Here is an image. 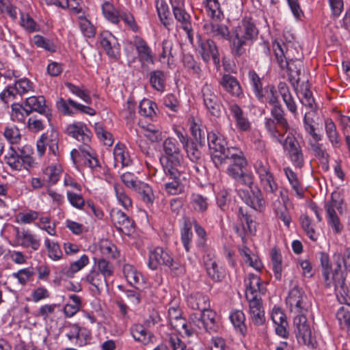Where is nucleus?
Here are the masks:
<instances>
[{"label":"nucleus","instance_id":"obj_24","mask_svg":"<svg viewBox=\"0 0 350 350\" xmlns=\"http://www.w3.org/2000/svg\"><path fill=\"white\" fill-rule=\"evenodd\" d=\"M229 111L234 120L236 127L239 131L248 132L251 130V122L240 106L237 104H232L229 106Z\"/></svg>","mask_w":350,"mask_h":350},{"label":"nucleus","instance_id":"obj_33","mask_svg":"<svg viewBox=\"0 0 350 350\" xmlns=\"http://www.w3.org/2000/svg\"><path fill=\"white\" fill-rule=\"evenodd\" d=\"M66 336L72 343L82 347L90 340L91 333L89 329H70Z\"/></svg>","mask_w":350,"mask_h":350},{"label":"nucleus","instance_id":"obj_54","mask_svg":"<svg viewBox=\"0 0 350 350\" xmlns=\"http://www.w3.org/2000/svg\"><path fill=\"white\" fill-rule=\"evenodd\" d=\"M157 10L161 23L165 27L168 28L171 23L170 12L165 0L157 1Z\"/></svg>","mask_w":350,"mask_h":350},{"label":"nucleus","instance_id":"obj_35","mask_svg":"<svg viewBox=\"0 0 350 350\" xmlns=\"http://www.w3.org/2000/svg\"><path fill=\"white\" fill-rule=\"evenodd\" d=\"M325 130L326 136L333 148H340L341 140L339 133L337 131L336 126L330 118L325 120Z\"/></svg>","mask_w":350,"mask_h":350},{"label":"nucleus","instance_id":"obj_22","mask_svg":"<svg viewBox=\"0 0 350 350\" xmlns=\"http://www.w3.org/2000/svg\"><path fill=\"white\" fill-rule=\"evenodd\" d=\"M288 157L293 165L301 168L304 164V157L301 146L295 138H286Z\"/></svg>","mask_w":350,"mask_h":350},{"label":"nucleus","instance_id":"obj_29","mask_svg":"<svg viewBox=\"0 0 350 350\" xmlns=\"http://www.w3.org/2000/svg\"><path fill=\"white\" fill-rule=\"evenodd\" d=\"M113 165L115 167H118L120 165L122 167L129 166L132 163L129 152L123 144L118 143L115 146L113 149Z\"/></svg>","mask_w":350,"mask_h":350},{"label":"nucleus","instance_id":"obj_51","mask_svg":"<svg viewBox=\"0 0 350 350\" xmlns=\"http://www.w3.org/2000/svg\"><path fill=\"white\" fill-rule=\"evenodd\" d=\"M284 171L292 189L295 191L297 197L302 198L304 191L297 178V174L290 167L284 168Z\"/></svg>","mask_w":350,"mask_h":350},{"label":"nucleus","instance_id":"obj_21","mask_svg":"<svg viewBox=\"0 0 350 350\" xmlns=\"http://www.w3.org/2000/svg\"><path fill=\"white\" fill-rule=\"evenodd\" d=\"M170 253L163 247H157L149 252L148 267L152 270H156L159 265L165 266L170 262Z\"/></svg>","mask_w":350,"mask_h":350},{"label":"nucleus","instance_id":"obj_2","mask_svg":"<svg viewBox=\"0 0 350 350\" xmlns=\"http://www.w3.org/2000/svg\"><path fill=\"white\" fill-rule=\"evenodd\" d=\"M32 148L25 146L17 151L10 146L5 156L6 163L14 170L21 171L23 169L30 170L38 165L36 159L31 156Z\"/></svg>","mask_w":350,"mask_h":350},{"label":"nucleus","instance_id":"obj_9","mask_svg":"<svg viewBox=\"0 0 350 350\" xmlns=\"http://www.w3.org/2000/svg\"><path fill=\"white\" fill-rule=\"evenodd\" d=\"M286 303L291 313L308 312L307 296L298 286H295L290 290Z\"/></svg>","mask_w":350,"mask_h":350},{"label":"nucleus","instance_id":"obj_12","mask_svg":"<svg viewBox=\"0 0 350 350\" xmlns=\"http://www.w3.org/2000/svg\"><path fill=\"white\" fill-rule=\"evenodd\" d=\"M70 157L74 163L77 162L78 158H83L84 164L88 165L94 170L100 167V163L94 151L89 145L80 146L79 150L73 149L70 152Z\"/></svg>","mask_w":350,"mask_h":350},{"label":"nucleus","instance_id":"obj_43","mask_svg":"<svg viewBox=\"0 0 350 350\" xmlns=\"http://www.w3.org/2000/svg\"><path fill=\"white\" fill-rule=\"evenodd\" d=\"M238 218L241 223L243 230L245 233L253 234L256 231L255 222L250 215L243 207H239L238 211Z\"/></svg>","mask_w":350,"mask_h":350},{"label":"nucleus","instance_id":"obj_25","mask_svg":"<svg viewBox=\"0 0 350 350\" xmlns=\"http://www.w3.org/2000/svg\"><path fill=\"white\" fill-rule=\"evenodd\" d=\"M336 295L338 301L341 304L350 306V289L345 284V278L343 273L336 274Z\"/></svg>","mask_w":350,"mask_h":350},{"label":"nucleus","instance_id":"obj_53","mask_svg":"<svg viewBox=\"0 0 350 350\" xmlns=\"http://www.w3.org/2000/svg\"><path fill=\"white\" fill-rule=\"evenodd\" d=\"M79 25L81 31L87 38H93L96 34V28L92 23L87 18L85 15L78 16Z\"/></svg>","mask_w":350,"mask_h":350},{"label":"nucleus","instance_id":"obj_30","mask_svg":"<svg viewBox=\"0 0 350 350\" xmlns=\"http://www.w3.org/2000/svg\"><path fill=\"white\" fill-rule=\"evenodd\" d=\"M187 305L193 310H206L210 306L208 297L201 293L191 294L187 299Z\"/></svg>","mask_w":350,"mask_h":350},{"label":"nucleus","instance_id":"obj_46","mask_svg":"<svg viewBox=\"0 0 350 350\" xmlns=\"http://www.w3.org/2000/svg\"><path fill=\"white\" fill-rule=\"evenodd\" d=\"M172 10L174 16L179 24L178 27L183 29H189V25L191 24V18L185 8H176Z\"/></svg>","mask_w":350,"mask_h":350},{"label":"nucleus","instance_id":"obj_58","mask_svg":"<svg viewBox=\"0 0 350 350\" xmlns=\"http://www.w3.org/2000/svg\"><path fill=\"white\" fill-rule=\"evenodd\" d=\"M271 318L275 325L280 328H286L288 325L287 318L283 310L277 306H274L271 313Z\"/></svg>","mask_w":350,"mask_h":350},{"label":"nucleus","instance_id":"obj_26","mask_svg":"<svg viewBox=\"0 0 350 350\" xmlns=\"http://www.w3.org/2000/svg\"><path fill=\"white\" fill-rule=\"evenodd\" d=\"M207 33L218 40H229L230 31L228 27L222 23L211 22L206 23L204 26Z\"/></svg>","mask_w":350,"mask_h":350},{"label":"nucleus","instance_id":"obj_7","mask_svg":"<svg viewBox=\"0 0 350 350\" xmlns=\"http://www.w3.org/2000/svg\"><path fill=\"white\" fill-rule=\"evenodd\" d=\"M46 147L49 149V154L53 155L57 159L60 156L59 133L52 129L41 135L36 142V151L38 157H42L46 152Z\"/></svg>","mask_w":350,"mask_h":350},{"label":"nucleus","instance_id":"obj_57","mask_svg":"<svg viewBox=\"0 0 350 350\" xmlns=\"http://www.w3.org/2000/svg\"><path fill=\"white\" fill-rule=\"evenodd\" d=\"M300 101L303 105L310 109V111L306 113H310V117L313 118V116L317 110V105L310 90H305L302 94V97L300 98Z\"/></svg>","mask_w":350,"mask_h":350},{"label":"nucleus","instance_id":"obj_39","mask_svg":"<svg viewBox=\"0 0 350 350\" xmlns=\"http://www.w3.org/2000/svg\"><path fill=\"white\" fill-rule=\"evenodd\" d=\"M270 257L274 277L277 280H280L282 273V256L280 250L277 247L272 248Z\"/></svg>","mask_w":350,"mask_h":350},{"label":"nucleus","instance_id":"obj_16","mask_svg":"<svg viewBox=\"0 0 350 350\" xmlns=\"http://www.w3.org/2000/svg\"><path fill=\"white\" fill-rule=\"evenodd\" d=\"M65 132L68 135L82 142L83 145H88L91 141V131L82 122H74L68 124Z\"/></svg>","mask_w":350,"mask_h":350},{"label":"nucleus","instance_id":"obj_3","mask_svg":"<svg viewBox=\"0 0 350 350\" xmlns=\"http://www.w3.org/2000/svg\"><path fill=\"white\" fill-rule=\"evenodd\" d=\"M208 146L211 150V158L215 166L219 169L227 163L230 154L239 149L234 147L228 148L226 139L215 133L207 134Z\"/></svg>","mask_w":350,"mask_h":350},{"label":"nucleus","instance_id":"obj_31","mask_svg":"<svg viewBox=\"0 0 350 350\" xmlns=\"http://www.w3.org/2000/svg\"><path fill=\"white\" fill-rule=\"evenodd\" d=\"M296 337L299 344L314 349L317 345V333L315 329H297Z\"/></svg>","mask_w":350,"mask_h":350},{"label":"nucleus","instance_id":"obj_32","mask_svg":"<svg viewBox=\"0 0 350 350\" xmlns=\"http://www.w3.org/2000/svg\"><path fill=\"white\" fill-rule=\"evenodd\" d=\"M199 318L194 322L195 325L198 328H213L218 326L216 323V313L213 310L206 309L201 311Z\"/></svg>","mask_w":350,"mask_h":350},{"label":"nucleus","instance_id":"obj_34","mask_svg":"<svg viewBox=\"0 0 350 350\" xmlns=\"http://www.w3.org/2000/svg\"><path fill=\"white\" fill-rule=\"evenodd\" d=\"M149 82L151 87L159 92H163L166 86V75L163 71L154 70L148 74Z\"/></svg>","mask_w":350,"mask_h":350},{"label":"nucleus","instance_id":"obj_10","mask_svg":"<svg viewBox=\"0 0 350 350\" xmlns=\"http://www.w3.org/2000/svg\"><path fill=\"white\" fill-rule=\"evenodd\" d=\"M273 49L277 62L282 69L286 68L288 72H291V70L301 69L303 64L301 61L297 59L288 61L289 58L288 50L286 49V45L284 43L274 42L273 43Z\"/></svg>","mask_w":350,"mask_h":350},{"label":"nucleus","instance_id":"obj_41","mask_svg":"<svg viewBox=\"0 0 350 350\" xmlns=\"http://www.w3.org/2000/svg\"><path fill=\"white\" fill-rule=\"evenodd\" d=\"M207 15L213 20H221L224 14L220 7L219 0H203Z\"/></svg>","mask_w":350,"mask_h":350},{"label":"nucleus","instance_id":"obj_42","mask_svg":"<svg viewBox=\"0 0 350 350\" xmlns=\"http://www.w3.org/2000/svg\"><path fill=\"white\" fill-rule=\"evenodd\" d=\"M85 281L94 286L98 292L104 287H107V278L96 270H92L85 277Z\"/></svg>","mask_w":350,"mask_h":350},{"label":"nucleus","instance_id":"obj_20","mask_svg":"<svg viewBox=\"0 0 350 350\" xmlns=\"http://www.w3.org/2000/svg\"><path fill=\"white\" fill-rule=\"evenodd\" d=\"M36 111L47 117L50 115L49 107L46 103V99L43 96H30L25 100L26 115H29Z\"/></svg>","mask_w":350,"mask_h":350},{"label":"nucleus","instance_id":"obj_56","mask_svg":"<svg viewBox=\"0 0 350 350\" xmlns=\"http://www.w3.org/2000/svg\"><path fill=\"white\" fill-rule=\"evenodd\" d=\"M271 114L278 126L284 127V129H289L287 120L284 117V111L280 103L271 106Z\"/></svg>","mask_w":350,"mask_h":350},{"label":"nucleus","instance_id":"obj_18","mask_svg":"<svg viewBox=\"0 0 350 350\" xmlns=\"http://www.w3.org/2000/svg\"><path fill=\"white\" fill-rule=\"evenodd\" d=\"M15 231V242L18 245L23 247H31L33 250H38L40 246V242L36 236L32 234L29 230L22 229L16 227Z\"/></svg>","mask_w":350,"mask_h":350},{"label":"nucleus","instance_id":"obj_15","mask_svg":"<svg viewBox=\"0 0 350 350\" xmlns=\"http://www.w3.org/2000/svg\"><path fill=\"white\" fill-rule=\"evenodd\" d=\"M111 219L116 228L121 232L129 234L133 232L135 223L126 213L118 208H113L110 213Z\"/></svg>","mask_w":350,"mask_h":350},{"label":"nucleus","instance_id":"obj_59","mask_svg":"<svg viewBox=\"0 0 350 350\" xmlns=\"http://www.w3.org/2000/svg\"><path fill=\"white\" fill-rule=\"evenodd\" d=\"M62 168L60 164L55 163L46 167L44 171L45 176L47 177V181L54 185L59 180Z\"/></svg>","mask_w":350,"mask_h":350},{"label":"nucleus","instance_id":"obj_47","mask_svg":"<svg viewBox=\"0 0 350 350\" xmlns=\"http://www.w3.org/2000/svg\"><path fill=\"white\" fill-rule=\"evenodd\" d=\"M102 11L107 20L116 25L119 23L122 10H116L111 3L105 1L102 5Z\"/></svg>","mask_w":350,"mask_h":350},{"label":"nucleus","instance_id":"obj_11","mask_svg":"<svg viewBox=\"0 0 350 350\" xmlns=\"http://www.w3.org/2000/svg\"><path fill=\"white\" fill-rule=\"evenodd\" d=\"M202 96L208 113L215 117H219L221 114L220 101L211 85L205 83L202 86Z\"/></svg>","mask_w":350,"mask_h":350},{"label":"nucleus","instance_id":"obj_50","mask_svg":"<svg viewBox=\"0 0 350 350\" xmlns=\"http://www.w3.org/2000/svg\"><path fill=\"white\" fill-rule=\"evenodd\" d=\"M181 241L187 252H189L192 238L193 232L191 231V223L189 219H185L183 224V227L180 230Z\"/></svg>","mask_w":350,"mask_h":350},{"label":"nucleus","instance_id":"obj_37","mask_svg":"<svg viewBox=\"0 0 350 350\" xmlns=\"http://www.w3.org/2000/svg\"><path fill=\"white\" fill-rule=\"evenodd\" d=\"M189 204L192 209L200 214H204L208 208V198L198 193H192L190 196Z\"/></svg>","mask_w":350,"mask_h":350},{"label":"nucleus","instance_id":"obj_4","mask_svg":"<svg viewBox=\"0 0 350 350\" xmlns=\"http://www.w3.org/2000/svg\"><path fill=\"white\" fill-rule=\"evenodd\" d=\"M303 122L305 131L312 138L308 141L310 150L321 163L328 164L329 155L324 145L319 142L322 136L316 133L314 119L310 117V113H305Z\"/></svg>","mask_w":350,"mask_h":350},{"label":"nucleus","instance_id":"obj_17","mask_svg":"<svg viewBox=\"0 0 350 350\" xmlns=\"http://www.w3.org/2000/svg\"><path fill=\"white\" fill-rule=\"evenodd\" d=\"M99 39L107 55L111 58L117 59L120 55V44L116 38L109 31H105L100 33Z\"/></svg>","mask_w":350,"mask_h":350},{"label":"nucleus","instance_id":"obj_62","mask_svg":"<svg viewBox=\"0 0 350 350\" xmlns=\"http://www.w3.org/2000/svg\"><path fill=\"white\" fill-rule=\"evenodd\" d=\"M249 78L254 88L255 95L260 100L263 101V90L260 77L254 70H250L249 72Z\"/></svg>","mask_w":350,"mask_h":350},{"label":"nucleus","instance_id":"obj_60","mask_svg":"<svg viewBox=\"0 0 350 350\" xmlns=\"http://www.w3.org/2000/svg\"><path fill=\"white\" fill-rule=\"evenodd\" d=\"M123 273L127 282L132 286L137 284L141 278V274L133 265L129 264L123 266Z\"/></svg>","mask_w":350,"mask_h":350},{"label":"nucleus","instance_id":"obj_27","mask_svg":"<svg viewBox=\"0 0 350 350\" xmlns=\"http://www.w3.org/2000/svg\"><path fill=\"white\" fill-rule=\"evenodd\" d=\"M219 83L233 96L239 97L243 94L242 88L237 78L229 74L224 75Z\"/></svg>","mask_w":350,"mask_h":350},{"label":"nucleus","instance_id":"obj_55","mask_svg":"<svg viewBox=\"0 0 350 350\" xmlns=\"http://www.w3.org/2000/svg\"><path fill=\"white\" fill-rule=\"evenodd\" d=\"M250 42L239 38L234 34L232 38L230 49L233 55L240 57L245 52V46L247 45Z\"/></svg>","mask_w":350,"mask_h":350},{"label":"nucleus","instance_id":"obj_63","mask_svg":"<svg viewBox=\"0 0 350 350\" xmlns=\"http://www.w3.org/2000/svg\"><path fill=\"white\" fill-rule=\"evenodd\" d=\"M38 219L39 221L36 224L38 228L46 231L50 235H56V225L55 223L51 224V218L50 217L39 216Z\"/></svg>","mask_w":350,"mask_h":350},{"label":"nucleus","instance_id":"obj_38","mask_svg":"<svg viewBox=\"0 0 350 350\" xmlns=\"http://www.w3.org/2000/svg\"><path fill=\"white\" fill-rule=\"evenodd\" d=\"M272 207L275 217L282 221L287 228H289L291 222V217L288 211L286 204L280 203V199L278 198L273 201Z\"/></svg>","mask_w":350,"mask_h":350},{"label":"nucleus","instance_id":"obj_44","mask_svg":"<svg viewBox=\"0 0 350 350\" xmlns=\"http://www.w3.org/2000/svg\"><path fill=\"white\" fill-rule=\"evenodd\" d=\"M44 246L47 251L49 258L52 260L57 261L62 258L63 252L57 241H52L49 238H45Z\"/></svg>","mask_w":350,"mask_h":350},{"label":"nucleus","instance_id":"obj_64","mask_svg":"<svg viewBox=\"0 0 350 350\" xmlns=\"http://www.w3.org/2000/svg\"><path fill=\"white\" fill-rule=\"evenodd\" d=\"M99 248L101 254L107 258H116L118 256L116 245L108 240H102L100 242Z\"/></svg>","mask_w":350,"mask_h":350},{"label":"nucleus","instance_id":"obj_36","mask_svg":"<svg viewBox=\"0 0 350 350\" xmlns=\"http://www.w3.org/2000/svg\"><path fill=\"white\" fill-rule=\"evenodd\" d=\"M189 121L191 135L200 145L204 144L206 137L207 138V135L205 127L202 125L201 120L191 118Z\"/></svg>","mask_w":350,"mask_h":350},{"label":"nucleus","instance_id":"obj_23","mask_svg":"<svg viewBox=\"0 0 350 350\" xmlns=\"http://www.w3.org/2000/svg\"><path fill=\"white\" fill-rule=\"evenodd\" d=\"M133 44L135 47L140 62L154 64V55L147 42L142 38L138 36H135Z\"/></svg>","mask_w":350,"mask_h":350},{"label":"nucleus","instance_id":"obj_40","mask_svg":"<svg viewBox=\"0 0 350 350\" xmlns=\"http://www.w3.org/2000/svg\"><path fill=\"white\" fill-rule=\"evenodd\" d=\"M113 186L118 204L126 210L132 208L133 201L131 197L126 193L123 186L118 183H115Z\"/></svg>","mask_w":350,"mask_h":350},{"label":"nucleus","instance_id":"obj_8","mask_svg":"<svg viewBox=\"0 0 350 350\" xmlns=\"http://www.w3.org/2000/svg\"><path fill=\"white\" fill-rule=\"evenodd\" d=\"M159 161L165 174L176 176L179 174V172H183L185 169L184 156L181 151L175 153H162Z\"/></svg>","mask_w":350,"mask_h":350},{"label":"nucleus","instance_id":"obj_28","mask_svg":"<svg viewBox=\"0 0 350 350\" xmlns=\"http://www.w3.org/2000/svg\"><path fill=\"white\" fill-rule=\"evenodd\" d=\"M266 131L270 137L280 144L283 143V137L288 129L278 126L277 122L271 118H266L265 122Z\"/></svg>","mask_w":350,"mask_h":350},{"label":"nucleus","instance_id":"obj_45","mask_svg":"<svg viewBox=\"0 0 350 350\" xmlns=\"http://www.w3.org/2000/svg\"><path fill=\"white\" fill-rule=\"evenodd\" d=\"M245 296L251 293L252 295H260V278L258 275L250 273L245 280Z\"/></svg>","mask_w":350,"mask_h":350},{"label":"nucleus","instance_id":"obj_13","mask_svg":"<svg viewBox=\"0 0 350 350\" xmlns=\"http://www.w3.org/2000/svg\"><path fill=\"white\" fill-rule=\"evenodd\" d=\"M237 193L243 202L255 211L262 212L265 208V200L259 188L252 190V196L246 189H238Z\"/></svg>","mask_w":350,"mask_h":350},{"label":"nucleus","instance_id":"obj_19","mask_svg":"<svg viewBox=\"0 0 350 350\" xmlns=\"http://www.w3.org/2000/svg\"><path fill=\"white\" fill-rule=\"evenodd\" d=\"M234 34L252 43L256 39L258 30L251 18H244L241 24L237 27Z\"/></svg>","mask_w":350,"mask_h":350},{"label":"nucleus","instance_id":"obj_5","mask_svg":"<svg viewBox=\"0 0 350 350\" xmlns=\"http://www.w3.org/2000/svg\"><path fill=\"white\" fill-rule=\"evenodd\" d=\"M254 168L264 192L267 194L275 193L279 187L267 159H257L254 163Z\"/></svg>","mask_w":350,"mask_h":350},{"label":"nucleus","instance_id":"obj_61","mask_svg":"<svg viewBox=\"0 0 350 350\" xmlns=\"http://www.w3.org/2000/svg\"><path fill=\"white\" fill-rule=\"evenodd\" d=\"M156 107L155 103L149 99H144L139 103V113L142 116L152 118L156 115L154 111Z\"/></svg>","mask_w":350,"mask_h":350},{"label":"nucleus","instance_id":"obj_49","mask_svg":"<svg viewBox=\"0 0 350 350\" xmlns=\"http://www.w3.org/2000/svg\"><path fill=\"white\" fill-rule=\"evenodd\" d=\"M183 172H179L178 175L174 176L171 174H165L166 178L171 179V182H166L164 184L165 191L170 195H177L181 192L180 176Z\"/></svg>","mask_w":350,"mask_h":350},{"label":"nucleus","instance_id":"obj_48","mask_svg":"<svg viewBox=\"0 0 350 350\" xmlns=\"http://www.w3.org/2000/svg\"><path fill=\"white\" fill-rule=\"evenodd\" d=\"M208 275L215 282L221 281L225 276V271L215 260H210L206 263Z\"/></svg>","mask_w":350,"mask_h":350},{"label":"nucleus","instance_id":"obj_6","mask_svg":"<svg viewBox=\"0 0 350 350\" xmlns=\"http://www.w3.org/2000/svg\"><path fill=\"white\" fill-rule=\"evenodd\" d=\"M343 202L344 199L341 192L334 191L331 195V200L325 204L327 222L336 234H340L343 228L340 218L336 212V209H337L340 213H342Z\"/></svg>","mask_w":350,"mask_h":350},{"label":"nucleus","instance_id":"obj_1","mask_svg":"<svg viewBox=\"0 0 350 350\" xmlns=\"http://www.w3.org/2000/svg\"><path fill=\"white\" fill-rule=\"evenodd\" d=\"M228 160L232 163L228 166L226 174L236 183L252 189L254 183V176L252 172L244 171L248 165L244 153L239 149L235 150V152L230 154Z\"/></svg>","mask_w":350,"mask_h":350},{"label":"nucleus","instance_id":"obj_14","mask_svg":"<svg viewBox=\"0 0 350 350\" xmlns=\"http://www.w3.org/2000/svg\"><path fill=\"white\" fill-rule=\"evenodd\" d=\"M198 51L202 59L208 62L212 58L215 64H219V55L215 42L211 39H202L198 36Z\"/></svg>","mask_w":350,"mask_h":350},{"label":"nucleus","instance_id":"obj_52","mask_svg":"<svg viewBox=\"0 0 350 350\" xmlns=\"http://www.w3.org/2000/svg\"><path fill=\"white\" fill-rule=\"evenodd\" d=\"M142 201L146 204H152L154 200V196L152 187L147 183L142 181L137 187L135 189Z\"/></svg>","mask_w":350,"mask_h":350}]
</instances>
